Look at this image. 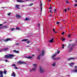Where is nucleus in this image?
I'll return each instance as SVG.
<instances>
[{
    "mask_svg": "<svg viewBox=\"0 0 77 77\" xmlns=\"http://www.w3.org/2000/svg\"><path fill=\"white\" fill-rule=\"evenodd\" d=\"M40 72L41 73H43L45 72V69L42 66H39Z\"/></svg>",
    "mask_w": 77,
    "mask_h": 77,
    "instance_id": "nucleus-1",
    "label": "nucleus"
},
{
    "mask_svg": "<svg viewBox=\"0 0 77 77\" xmlns=\"http://www.w3.org/2000/svg\"><path fill=\"white\" fill-rule=\"evenodd\" d=\"M44 51L43 50L42 51V54L39 55L37 57V59H38V60H40V58H41V56H44Z\"/></svg>",
    "mask_w": 77,
    "mask_h": 77,
    "instance_id": "nucleus-2",
    "label": "nucleus"
},
{
    "mask_svg": "<svg viewBox=\"0 0 77 77\" xmlns=\"http://www.w3.org/2000/svg\"><path fill=\"white\" fill-rule=\"evenodd\" d=\"M15 56V55L13 54H9L8 55L9 58H10V59H12V57H14Z\"/></svg>",
    "mask_w": 77,
    "mask_h": 77,
    "instance_id": "nucleus-3",
    "label": "nucleus"
},
{
    "mask_svg": "<svg viewBox=\"0 0 77 77\" xmlns=\"http://www.w3.org/2000/svg\"><path fill=\"white\" fill-rule=\"evenodd\" d=\"M18 63H20V64H26V62L20 61L18 62Z\"/></svg>",
    "mask_w": 77,
    "mask_h": 77,
    "instance_id": "nucleus-4",
    "label": "nucleus"
},
{
    "mask_svg": "<svg viewBox=\"0 0 77 77\" xmlns=\"http://www.w3.org/2000/svg\"><path fill=\"white\" fill-rule=\"evenodd\" d=\"M75 59L74 57H71L70 58H69L67 59L68 60H74Z\"/></svg>",
    "mask_w": 77,
    "mask_h": 77,
    "instance_id": "nucleus-5",
    "label": "nucleus"
},
{
    "mask_svg": "<svg viewBox=\"0 0 77 77\" xmlns=\"http://www.w3.org/2000/svg\"><path fill=\"white\" fill-rule=\"evenodd\" d=\"M2 50L3 51H7V50H8V48H2Z\"/></svg>",
    "mask_w": 77,
    "mask_h": 77,
    "instance_id": "nucleus-6",
    "label": "nucleus"
},
{
    "mask_svg": "<svg viewBox=\"0 0 77 77\" xmlns=\"http://www.w3.org/2000/svg\"><path fill=\"white\" fill-rule=\"evenodd\" d=\"M56 55H57V54H54V55H53L52 57V59L54 60V59H55V58H54V57H55V56H56Z\"/></svg>",
    "mask_w": 77,
    "mask_h": 77,
    "instance_id": "nucleus-7",
    "label": "nucleus"
},
{
    "mask_svg": "<svg viewBox=\"0 0 77 77\" xmlns=\"http://www.w3.org/2000/svg\"><path fill=\"white\" fill-rule=\"evenodd\" d=\"M16 17H17V18H21V16L19 14H17L16 15Z\"/></svg>",
    "mask_w": 77,
    "mask_h": 77,
    "instance_id": "nucleus-8",
    "label": "nucleus"
},
{
    "mask_svg": "<svg viewBox=\"0 0 77 77\" xmlns=\"http://www.w3.org/2000/svg\"><path fill=\"white\" fill-rule=\"evenodd\" d=\"M15 6H16V9H20V8L18 7L19 6H20V5H16Z\"/></svg>",
    "mask_w": 77,
    "mask_h": 77,
    "instance_id": "nucleus-9",
    "label": "nucleus"
},
{
    "mask_svg": "<svg viewBox=\"0 0 77 77\" xmlns=\"http://www.w3.org/2000/svg\"><path fill=\"white\" fill-rule=\"evenodd\" d=\"M15 73L14 72H13V73L11 74V76H13V77H15Z\"/></svg>",
    "mask_w": 77,
    "mask_h": 77,
    "instance_id": "nucleus-10",
    "label": "nucleus"
},
{
    "mask_svg": "<svg viewBox=\"0 0 77 77\" xmlns=\"http://www.w3.org/2000/svg\"><path fill=\"white\" fill-rule=\"evenodd\" d=\"M11 41V38H8L4 40V42H6L7 41Z\"/></svg>",
    "mask_w": 77,
    "mask_h": 77,
    "instance_id": "nucleus-11",
    "label": "nucleus"
},
{
    "mask_svg": "<svg viewBox=\"0 0 77 77\" xmlns=\"http://www.w3.org/2000/svg\"><path fill=\"white\" fill-rule=\"evenodd\" d=\"M32 66H34V67H35V68L37 67V64H32Z\"/></svg>",
    "mask_w": 77,
    "mask_h": 77,
    "instance_id": "nucleus-12",
    "label": "nucleus"
},
{
    "mask_svg": "<svg viewBox=\"0 0 77 77\" xmlns=\"http://www.w3.org/2000/svg\"><path fill=\"white\" fill-rule=\"evenodd\" d=\"M28 41V39H23V40H21V41H22V42H24V41Z\"/></svg>",
    "mask_w": 77,
    "mask_h": 77,
    "instance_id": "nucleus-13",
    "label": "nucleus"
},
{
    "mask_svg": "<svg viewBox=\"0 0 77 77\" xmlns=\"http://www.w3.org/2000/svg\"><path fill=\"white\" fill-rule=\"evenodd\" d=\"M13 51L14 52H15V53H19V51H16L15 50H14Z\"/></svg>",
    "mask_w": 77,
    "mask_h": 77,
    "instance_id": "nucleus-14",
    "label": "nucleus"
},
{
    "mask_svg": "<svg viewBox=\"0 0 77 77\" xmlns=\"http://www.w3.org/2000/svg\"><path fill=\"white\" fill-rule=\"evenodd\" d=\"M52 66H53L54 67L56 66V63L55 62H54L53 63H52Z\"/></svg>",
    "mask_w": 77,
    "mask_h": 77,
    "instance_id": "nucleus-15",
    "label": "nucleus"
},
{
    "mask_svg": "<svg viewBox=\"0 0 77 77\" xmlns=\"http://www.w3.org/2000/svg\"><path fill=\"white\" fill-rule=\"evenodd\" d=\"M72 71L73 72H77V70H72Z\"/></svg>",
    "mask_w": 77,
    "mask_h": 77,
    "instance_id": "nucleus-16",
    "label": "nucleus"
},
{
    "mask_svg": "<svg viewBox=\"0 0 77 77\" xmlns=\"http://www.w3.org/2000/svg\"><path fill=\"white\" fill-rule=\"evenodd\" d=\"M8 27V26H5L3 27V29H7Z\"/></svg>",
    "mask_w": 77,
    "mask_h": 77,
    "instance_id": "nucleus-17",
    "label": "nucleus"
},
{
    "mask_svg": "<svg viewBox=\"0 0 77 77\" xmlns=\"http://www.w3.org/2000/svg\"><path fill=\"white\" fill-rule=\"evenodd\" d=\"M73 64H74V63H70L69 66H73Z\"/></svg>",
    "mask_w": 77,
    "mask_h": 77,
    "instance_id": "nucleus-18",
    "label": "nucleus"
},
{
    "mask_svg": "<svg viewBox=\"0 0 77 77\" xmlns=\"http://www.w3.org/2000/svg\"><path fill=\"white\" fill-rule=\"evenodd\" d=\"M17 2H20V3H21V2H24V1H22V0H17Z\"/></svg>",
    "mask_w": 77,
    "mask_h": 77,
    "instance_id": "nucleus-19",
    "label": "nucleus"
},
{
    "mask_svg": "<svg viewBox=\"0 0 77 77\" xmlns=\"http://www.w3.org/2000/svg\"><path fill=\"white\" fill-rule=\"evenodd\" d=\"M60 58L59 57H57V58H54V60H57L59 59H60Z\"/></svg>",
    "mask_w": 77,
    "mask_h": 77,
    "instance_id": "nucleus-20",
    "label": "nucleus"
},
{
    "mask_svg": "<svg viewBox=\"0 0 77 77\" xmlns=\"http://www.w3.org/2000/svg\"><path fill=\"white\" fill-rule=\"evenodd\" d=\"M5 58H9V55H6L5 56Z\"/></svg>",
    "mask_w": 77,
    "mask_h": 77,
    "instance_id": "nucleus-21",
    "label": "nucleus"
},
{
    "mask_svg": "<svg viewBox=\"0 0 77 77\" xmlns=\"http://www.w3.org/2000/svg\"><path fill=\"white\" fill-rule=\"evenodd\" d=\"M72 48H70L69 50V52H71V51H72Z\"/></svg>",
    "mask_w": 77,
    "mask_h": 77,
    "instance_id": "nucleus-22",
    "label": "nucleus"
},
{
    "mask_svg": "<svg viewBox=\"0 0 77 77\" xmlns=\"http://www.w3.org/2000/svg\"><path fill=\"white\" fill-rule=\"evenodd\" d=\"M36 70V68H33L32 69V71H35Z\"/></svg>",
    "mask_w": 77,
    "mask_h": 77,
    "instance_id": "nucleus-23",
    "label": "nucleus"
},
{
    "mask_svg": "<svg viewBox=\"0 0 77 77\" xmlns=\"http://www.w3.org/2000/svg\"><path fill=\"white\" fill-rule=\"evenodd\" d=\"M4 73L5 74H6V69H4Z\"/></svg>",
    "mask_w": 77,
    "mask_h": 77,
    "instance_id": "nucleus-24",
    "label": "nucleus"
},
{
    "mask_svg": "<svg viewBox=\"0 0 77 77\" xmlns=\"http://www.w3.org/2000/svg\"><path fill=\"white\" fill-rule=\"evenodd\" d=\"M62 48H64V47H65L66 45H62Z\"/></svg>",
    "mask_w": 77,
    "mask_h": 77,
    "instance_id": "nucleus-25",
    "label": "nucleus"
},
{
    "mask_svg": "<svg viewBox=\"0 0 77 77\" xmlns=\"http://www.w3.org/2000/svg\"><path fill=\"white\" fill-rule=\"evenodd\" d=\"M3 72H2V71H0V74H1V75H3Z\"/></svg>",
    "mask_w": 77,
    "mask_h": 77,
    "instance_id": "nucleus-26",
    "label": "nucleus"
},
{
    "mask_svg": "<svg viewBox=\"0 0 77 77\" xmlns=\"http://www.w3.org/2000/svg\"><path fill=\"white\" fill-rule=\"evenodd\" d=\"M29 18H26V19H25V21H28L29 20Z\"/></svg>",
    "mask_w": 77,
    "mask_h": 77,
    "instance_id": "nucleus-27",
    "label": "nucleus"
},
{
    "mask_svg": "<svg viewBox=\"0 0 77 77\" xmlns=\"http://www.w3.org/2000/svg\"><path fill=\"white\" fill-rule=\"evenodd\" d=\"M14 68L15 69H17L18 68V67H17V66H14Z\"/></svg>",
    "mask_w": 77,
    "mask_h": 77,
    "instance_id": "nucleus-28",
    "label": "nucleus"
},
{
    "mask_svg": "<svg viewBox=\"0 0 77 77\" xmlns=\"http://www.w3.org/2000/svg\"><path fill=\"white\" fill-rule=\"evenodd\" d=\"M66 2L67 3V4H69V2L68 1H66Z\"/></svg>",
    "mask_w": 77,
    "mask_h": 77,
    "instance_id": "nucleus-29",
    "label": "nucleus"
},
{
    "mask_svg": "<svg viewBox=\"0 0 77 77\" xmlns=\"http://www.w3.org/2000/svg\"><path fill=\"white\" fill-rule=\"evenodd\" d=\"M16 29L17 30H20V28L18 27H16Z\"/></svg>",
    "mask_w": 77,
    "mask_h": 77,
    "instance_id": "nucleus-30",
    "label": "nucleus"
},
{
    "mask_svg": "<svg viewBox=\"0 0 77 77\" xmlns=\"http://www.w3.org/2000/svg\"><path fill=\"white\" fill-rule=\"evenodd\" d=\"M11 13H8V15L9 16V15H11Z\"/></svg>",
    "mask_w": 77,
    "mask_h": 77,
    "instance_id": "nucleus-31",
    "label": "nucleus"
},
{
    "mask_svg": "<svg viewBox=\"0 0 77 77\" xmlns=\"http://www.w3.org/2000/svg\"><path fill=\"white\" fill-rule=\"evenodd\" d=\"M71 35H70V34H69L68 37H69V38H71Z\"/></svg>",
    "mask_w": 77,
    "mask_h": 77,
    "instance_id": "nucleus-32",
    "label": "nucleus"
},
{
    "mask_svg": "<svg viewBox=\"0 0 77 77\" xmlns=\"http://www.w3.org/2000/svg\"><path fill=\"white\" fill-rule=\"evenodd\" d=\"M49 42H53V40H51L49 41Z\"/></svg>",
    "mask_w": 77,
    "mask_h": 77,
    "instance_id": "nucleus-33",
    "label": "nucleus"
},
{
    "mask_svg": "<svg viewBox=\"0 0 77 77\" xmlns=\"http://www.w3.org/2000/svg\"><path fill=\"white\" fill-rule=\"evenodd\" d=\"M16 66V65H15V64H13V65H12V66H14V67L15 66Z\"/></svg>",
    "mask_w": 77,
    "mask_h": 77,
    "instance_id": "nucleus-34",
    "label": "nucleus"
},
{
    "mask_svg": "<svg viewBox=\"0 0 77 77\" xmlns=\"http://www.w3.org/2000/svg\"><path fill=\"white\" fill-rule=\"evenodd\" d=\"M40 11H42V7H40Z\"/></svg>",
    "mask_w": 77,
    "mask_h": 77,
    "instance_id": "nucleus-35",
    "label": "nucleus"
},
{
    "mask_svg": "<svg viewBox=\"0 0 77 77\" xmlns=\"http://www.w3.org/2000/svg\"><path fill=\"white\" fill-rule=\"evenodd\" d=\"M52 9V7H50V8H49V9Z\"/></svg>",
    "mask_w": 77,
    "mask_h": 77,
    "instance_id": "nucleus-36",
    "label": "nucleus"
},
{
    "mask_svg": "<svg viewBox=\"0 0 77 77\" xmlns=\"http://www.w3.org/2000/svg\"><path fill=\"white\" fill-rule=\"evenodd\" d=\"M62 35H65V33L63 32H62Z\"/></svg>",
    "mask_w": 77,
    "mask_h": 77,
    "instance_id": "nucleus-37",
    "label": "nucleus"
},
{
    "mask_svg": "<svg viewBox=\"0 0 77 77\" xmlns=\"http://www.w3.org/2000/svg\"><path fill=\"white\" fill-rule=\"evenodd\" d=\"M41 4L40 5V8H42V3L41 2Z\"/></svg>",
    "mask_w": 77,
    "mask_h": 77,
    "instance_id": "nucleus-38",
    "label": "nucleus"
},
{
    "mask_svg": "<svg viewBox=\"0 0 77 77\" xmlns=\"http://www.w3.org/2000/svg\"><path fill=\"white\" fill-rule=\"evenodd\" d=\"M0 77H3V75H1Z\"/></svg>",
    "mask_w": 77,
    "mask_h": 77,
    "instance_id": "nucleus-39",
    "label": "nucleus"
},
{
    "mask_svg": "<svg viewBox=\"0 0 77 77\" xmlns=\"http://www.w3.org/2000/svg\"><path fill=\"white\" fill-rule=\"evenodd\" d=\"M62 41H65V38H62Z\"/></svg>",
    "mask_w": 77,
    "mask_h": 77,
    "instance_id": "nucleus-40",
    "label": "nucleus"
},
{
    "mask_svg": "<svg viewBox=\"0 0 77 77\" xmlns=\"http://www.w3.org/2000/svg\"><path fill=\"white\" fill-rule=\"evenodd\" d=\"M14 29H15L14 28H11V31H13V30H14Z\"/></svg>",
    "mask_w": 77,
    "mask_h": 77,
    "instance_id": "nucleus-41",
    "label": "nucleus"
},
{
    "mask_svg": "<svg viewBox=\"0 0 77 77\" xmlns=\"http://www.w3.org/2000/svg\"><path fill=\"white\" fill-rule=\"evenodd\" d=\"M33 5V4L32 3L29 6H32V5Z\"/></svg>",
    "mask_w": 77,
    "mask_h": 77,
    "instance_id": "nucleus-42",
    "label": "nucleus"
},
{
    "mask_svg": "<svg viewBox=\"0 0 77 77\" xmlns=\"http://www.w3.org/2000/svg\"><path fill=\"white\" fill-rule=\"evenodd\" d=\"M76 68H77V66H75V67H74L75 69H76Z\"/></svg>",
    "mask_w": 77,
    "mask_h": 77,
    "instance_id": "nucleus-43",
    "label": "nucleus"
},
{
    "mask_svg": "<svg viewBox=\"0 0 77 77\" xmlns=\"http://www.w3.org/2000/svg\"><path fill=\"white\" fill-rule=\"evenodd\" d=\"M57 53H60V51H58L57 52Z\"/></svg>",
    "mask_w": 77,
    "mask_h": 77,
    "instance_id": "nucleus-44",
    "label": "nucleus"
},
{
    "mask_svg": "<svg viewBox=\"0 0 77 77\" xmlns=\"http://www.w3.org/2000/svg\"><path fill=\"white\" fill-rule=\"evenodd\" d=\"M5 62H8V60H5Z\"/></svg>",
    "mask_w": 77,
    "mask_h": 77,
    "instance_id": "nucleus-45",
    "label": "nucleus"
},
{
    "mask_svg": "<svg viewBox=\"0 0 77 77\" xmlns=\"http://www.w3.org/2000/svg\"><path fill=\"white\" fill-rule=\"evenodd\" d=\"M29 42H30V41H27L26 42V43H27V44H29Z\"/></svg>",
    "mask_w": 77,
    "mask_h": 77,
    "instance_id": "nucleus-46",
    "label": "nucleus"
},
{
    "mask_svg": "<svg viewBox=\"0 0 77 77\" xmlns=\"http://www.w3.org/2000/svg\"><path fill=\"white\" fill-rule=\"evenodd\" d=\"M59 24V22H57V24Z\"/></svg>",
    "mask_w": 77,
    "mask_h": 77,
    "instance_id": "nucleus-47",
    "label": "nucleus"
},
{
    "mask_svg": "<svg viewBox=\"0 0 77 77\" xmlns=\"http://www.w3.org/2000/svg\"><path fill=\"white\" fill-rule=\"evenodd\" d=\"M53 30L54 32H55V29H53Z\"/></svg>",
    "mask_w": 77,
    "mask_h": 77,
    "instance_id": "nucleus-48",
    "label": "nucleus"
},
{
    "mask_svg": "<svg viewBox=\"0 0 77 77\" xmlns=\"http://www.w3.org/2000/svg\"><path fill=\"white\" fill-rule=\"evenodd\" d=\"M64 11H65V12H66V11H66V9H65Z\"/></svg>",
    "mask_w": 77,
    "mask_h": 77,
    "instance_id": "nucleus-49",
    "label": "nucleus"
},
{
    "mask_svg": "<svg viewBox=\"0 0 77 77\" xmlns=\"http://www.w3.org/2000/svg\"><path fill=\"white\" fill-rule=\"evenodd\" d=\"M29 57V59H31V58H32V57L30 56V57Z\"/></svg>",
    "mask_w": 77,
    "mask_h": 77,
    "instance_id": "nucleus-50",
    "label": "nucleus"
},
{
    "mask_svg": "<svg viewBox=\"0 0 77 77\" xmlns=\"http://www.w3.org/2000/svg\"><path fill=\"white\" fill-rule=\"evenodd\" d=\"M26 58H28V59H29V57H26Z\"/></svg>",
    "mask_w": 77,
    "mask_h": 77,
    "instance_id": "nucleus-51",
    "label": "nucleus"
},
{
    "mask_svg": "<svg viewBox=\"0 0 77 77\" xmlns=\"http://www.w3.org/2000/svg\"><path fill=\"white\" fill-rule=\"evenodd\" d=\"M53 39H54V38H52L51 39V40H52V41H53Z\"/></svg>",
    "mask_w": 77,
    "mask_h": 77,
    "instance_id": "nucleus-52",
    "label": "nucleus"
},
{
    "mask_svg": "<svg viewBox=\"0 0 77 77\" xmlns=\"http://www.w3.org/2000/svg\"><path fill=\"white\" fill-rule=\"evenodd\" d=\"M3 26V24H0V26Z\"/></svg>",
    "mask_w": 77,
    "mask_h": 77,
    "instance_id": "nucleus-53",
    "label": "nucleus"
},
{
    "mask_svg": "<svg viewBox=\"0 0 77 77\" xmlns=\"http://www.w3.org/2000/svg\"><path fill=\"white\" fill-rule=\"evenodd\" d=\"M56 9H55L54 11L55 12H56Z\"/></svg>",
    "mask_w": 77,
    "mask_h": 77,
    "instance_id": "nucleus-54",
    "label": "nucleus"
},
{
    "mask_svg": "<svg viewBox=\"0 0 77 77\" xmlns=\"http://www.w3.org/2000/svg\"><path fill=\"white\" fill-rule=\"evenodd\" d=\"M77 6V4H75V6Z\"/></svg>",
    "mask_w": 77,
    "mask_h": 77,
    "instance_id": "nucleus-55",
    "label": "nucleus"
},
{
    "mask_svg": "<svg viewBox=\"0 0 77 77\" xmlns=\"http://www.w3.org/2000/svg\"><path fill=\"white\" fill-rule=\"evenodd\" d=\"M49 12H51V10H50Z\"/></svg>",
    "mask_w": 77,
    "mask_h": 77,
    "instance_id": "nucleus-56",
    "label": "nucleus"
},
{
    "mask_svg": "<svg viewBox=\"0 0 77 77\" xmlns=\"http://www.w3.org/2000/svg\"><path fill=\"white\" fill-rule=\"evenodd\" d=\"M32 71H33V70H32V69L31 70H30V72H32Z\"/></svg>",
    "mask_w": 77,
    "mask_h": 77,
    "instance_id": "nucleus-57",
    "label": "nucleus"
},
{
    "mask_svg": "<svg viewBox=\"0 0 77 77\" xmlns=\"http://www.w3.org/2000/svg\"><path fill=\"white\" fill-rule=\"evenodd\" d=\"M27 47H29L30 46H27Z\"/></svg>",
    "mask_w": 77,
    "mask_h": 77,
    "instance_id": "nucleus-58",
    "label": "nucleus"
},
{
    "mask_svg": "<svg viewBox=\"0 0 77 77\" xmlns=\"http://www.w3.org/2000/svg\"><path fill=\"white\" fill-rule=\"evenodd\" d=\"M50 17H51V16H52V15L50 14Z\"/></svg>",
    "mask_w": 77,
    "mask_h": 77,
    "instance_id": "nucleus-59",
    "label": "nucleus"
},
{
    "mask_svg": "<svg viewBox=\"0 0 77 77\" xmlns=\"http://www.w3.org/2000/svg\"><path fill=\"white\" fill-rule=\"evenodd\" d=\"M55 32V33H57V32H55H55Z\"/></svg>",
    "mask_w": 77,
    "mask_h": 77,
    "instance_id": "nucleus-60",
    "label": "nucleus"
},
{
    "mask_svg": "<svg viewBox=\"0 0 77 77\" xmlns=\"http://www.w3.org/2000/svg\"><path fill=\"white\" fill-rule=\"evenodd\" d=\"M39 25H40L39 23H38V26H39Z\"/></svg>",
    "mask_w": 77,
    "mask_h": 77,
    "instance_id": "nucleus-61",
    "label": "nucleus"
},
{
    "mask_svg": "<svg viewBox=\"0 0 77 77\" xmlns=\"http://www.w3.org/2000/svg\"><path fill=\"white\" fill-rule=\"evenodd\" d=\"M67 10L69 11V8H68V9Z\"/></svg>",
    "mask_w": 77,
    "mask_h": 77,
    "instance_id": "nucleus-62",
    "label": "nucleus"
},
{
    "mask_svg": "<svg viewBox=\"0 0 77 77\" xmlns=\"http://www.w3.org/2000/svg\"><path fill=\"white\" fill-rule=\"evenodd\" d=\"M48 2H50V0H49V1H48Z\"/></svg>",
    "mask_w": 77,
    "mask_h": 77,
    "instance_id": "nucleus-63",
    "label": "nucleus"
},
{
    "mask_svg": "<svg viewBox=\"0 0 77 77\" xmlns=\"http://www.w3.org/2000/svg\"><path fill=\"white\" fill-rule=\"evenodd\" d=\"M75 2H77V0L75 1Z\"/></svg>",
    "mask_w": 77,
    "mask_h": 77,
    "instance_id": "nucleus-64",
    "label": "nucleus"
}]
</instances>
